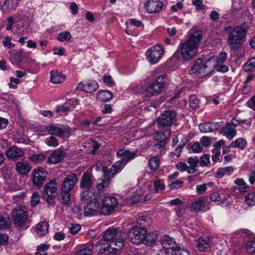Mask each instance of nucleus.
<instances>
[{"instance_id":"8fccbe9b","label":"nucleus","mask_w":255,"mask_h":255,"mask_svg":"<svg viewBox=\"0 0 255 255\" xmlns=\"http://www.w3.org/2000/svg\"><path fill=\"white\" fill-rule=\"evenodd\" d=\"M255 68V58L253 57L249 60L244 65V69L246 72H250Z\"/></svg>"},{"instance_id":"3c124183","label":"nucleus","mask_w":255,"mask_h":255,"mask_svg":"<svg viewBox=\"0 0 255 255\" xmlns=\"http://www.w3.org/2000/svg\"><path fill=\"white\" fill-rule=\"evenodd\" d=\"M199 128L200 131L203 133L211 132L213 131L212 125L210 123H204L200 124Z\"/></svg>"},{"instance_id":"58836bf2","label":"nucleus","mask_w":255,"mask_h":255,"mask_svg":"<svg viewBox=\"0 0 255 255\" xmlns=\"http://www.w3.org/2000/svg\"><path fill=\"white\" fill-rule=\"evenodd\" d=\"M49 225L46 222H41L37 226V234L39 236H43L46 234L48 231Z\"/></svg>"},{"instance_id":"b1692460","label":"nucleus","mask_w":255,"mask_h":255,"mask_svg":"<svg viewBox=\"0 0 255 255\" xmlns=\"http://www.w3.org/2000/svg\"><path fill=\"white\" fill-rule=\"evenodd\" d=\"M99 88V85L96 81H93L86 84L82 82L78 84L76 89L79 90H82L87 93H93L96 91Z\"/></svg>"},{"instance_id":"680f3d73","label":"nucleus","mask_w":255,"mask_h":255,"mask_svg":"<svg viewBox=\"0 0 255 255\" xmlns=\"http://www.w3.org/2000/svg\"><path fill=\"white\" fill-rule=\"evenodd\" d=\"M210 163L209 155L208 154H204L200 158V165L201 166H207Z\"/></svg>"},{"instance_id":"7c9ffc66","label":"nucleus","mask_w":255,"mask_h":255,"mask_svg":"<svg viewBox=\"0 0 255 255\" xmlns=\"http://www.w3.org/2000/svg\"><path fill=\"white\" fill-rule=\"evenodd\" d=\"M188 163L189 164L188 168V173L193 174L195 172L197 171V166L199 163V160L198 157L197 156H194L190 157L188 159Z\"/></svg>"},{"instance_id":"bb28decb","label":"nucleus","mask_w":255,"mask_h":255,"mask_svg":"<svg viewBox=\"0 0 255 255\" xmlns=\"http://www.w3.org/2000/svg\"><path fill=\"white\" fill-rule=\"evenodd\" d=\"M171 132V129L170 128H164L162 130L156 131L153 134L154 139L157 141L164 140L168 142Z\"/></svg>"},{"instance_id":"412c9836","label":"nucleus","mask_w":255,"mask_h":255,"mask_svg":"<svg viewBox=\"0 0 255 255\" xmlns=\"http://www.w3.org/2000/svg\"><path fill=\"white\" fill-rule=\"evenodd\" d=\"M196 247L200 252H208L212 245V241L209 237H201L197 240Z\"/></svg>"},{"instance_id":"f704fd0d","label":"nucleus","mask_w":255,"mask_h":255,"mask_svg":"<svg viewBox=\"0 0 255 255\" xmlns=\"http://www.w3.org/2000/svg\"><path fill=\"white\" fill-rule=\"evenodd\" d=\"M223 131L229 139H231L237 134L234 126L232 125L230 123L226 124V126L223 128Z\"/></svg>"},{"instance_id":"f257e3e1","label":"nucleus","mask_w":255,"mask_h":255,"mask_svg":"<svg viewBox=\"0 0 255 255\" xmlns=\"http://www.w3.org/2000/svg\"><path fill=\"white\" fill-rule=\"evenodd\" d=\"M202 36V30H198L193 33L188 40L180 43L172 58L179 59L181 57L184 60L192 59L197 53L198 43Z\"/></svg>"},{"instance_id":"5701e85b","label":"nucleus","mask_w":255,"mask_h":255,"mask_svg":"<svg viewBox=\"0 0 255 255\" xmlns=\"http://www.w3.org/2000/svg\"><path fill=\"white\" fill-rule=\"evenodd\" d=\"M46 129L50 134H54L59 137H64L69 131L67 129H63L53 124H48L46 126Z\"/></svg>"},{"instance_id":"1a4fd4ad","label":"nucleus","mask_w":255,"mask_h":255,"mask_svg":"<svg viewBox=\"0 0 255 255\" xmlns=\"http://www.w3.org/2000/svg\"><path fill=\"white\" fill-rule=\"evenodd\" d=\"M176 113L173 110L164 111L156 120L158 127L169 128L176 121Z\"/></svg>"},{"instance_id":"a19ab883","label":"nucleus","mask_w":255,"mask_h":255,"mask_svg":"<svg viewBox=\"0 0 255 255\" xmlns=\"http://www.w3.org/2000/svg\"><path fill=\"white\" fill-rule=\"evenodd\" d=\"M93 249V244H88L76 252V255H92Z\"/></svg>"},{"instance_id":"4be33fe9","label":"nucleus","mask_w":255,"mask_h":255,"mask_svg":"<svg viewBox=\"0 0 255 255\" xmlns=\"http://www.w3.org/2000/svg\"><path fill=\"white\" fill-rule=\"evenodd\" d=\"M102 171L103 173V178L98 179L96 184V187L98 191H104L110 184L112 177L108 176L106 171L102 168Z\"/></svg>"},{"instance_id":"69168bd1","label":"nucleus","mask_w":255,"mask_h":255,"mask_svg":"<svg viewBox=\"0 0 255 255\" xmlns=\"http://www.w3.org/2000/svg\"><path fill=\"white\" fill-rule=\"evenodd\" d=\"M102 241H100L96 243V250L99 254H103L105 253L107 249L106 247H102Z\"/></svg>"},{"instance_id":"e433bc0d","label":"nucleus","mask_w":255,"mask_h":255,"mask_svg":"<svg viewBox=\"0 0 255 255\" xmlns=\"http://www.w3.org/2000/svg\"><path fill=\"white\" fill-rule=\"evenodd\" d=\"M5 182V188L7 191H13L18 189V186L17 185L15 181L11 177L4 180Z\"/></svg>"},{"instance_id":"473e14b6","label":"nucleus","mask_w":255,"mask_h":255,"mask_svg":"<svg viewBox=\"0 0 255 255\" xmlns=\"http://www.w3.org/2000/svg\"><path fill=\"white\" fill-rule=\"evenodd\" d=\"M51 81L54 84H58L63 82L65 80V76L61 72L58 71H51Z\"/></svg>"},{"instance_id":"423d86ee","label":"nucleus","mask_w":255,"mask_h":255,"mask_svg":"<svg viewBox=\"0 0 255 255\" xmlns=\"http://www.w3.org/2000/svg\"><path fill=\"white\" fill-rule=\"evenodd\" d=\"M167 78L166 74L158 76L147 88V91L151 96H157L164 92Z\"/></svg>"},{"instance_id":"052dcab7","label":"nucleus","mask_w":255,"mask_h":255,"mask_svg":"<svg viewBox=\"0 0 255 255\" xmlns=\"http://www.w3.org/2000/svg\"><path fill=\"white\" fill-rule=\"evenodd\" d=\"M246 249L249 254L255 253V241H249L248 242Z\"/></svg>"},{"instance_id":"0e129e2a","label":"nucleus","mask_w":255,"mask_h":255,"mask_svg":"<svg viewBox=\"0 0 255 255\" xmlns=\"http://www.w3.org/2000/svg\"><path fill=\"white\" fill-rule=\"evenodd\" d=\"M176 167L179 170H180L182 172H184L186 171L188 173L189 166L187 165L186 163L183 162H180L176 164Z\"/></svg>"},{"instance_id":"20e7f679","label":"nucleus","mask_w":255,"mask_h":255,"mask_svg":"<svg viewBox=\"0 0 255 255\" xmlns=\"http://www.w3.org/2000/svg\"><path fill=\"white\" fill-rule=\"evenodd\" d=\"M214 59H208L205 63H203L202 59H198L190 70V73L191 74L197 73L200 78L204 77L214 69V63H213L214 62Z\"/></svg>"},{"instance_id":"bf43d9fd","label":"nucleus","mask_w":255,"mask_h":255,"mask_svg":"<svg viewBox=\"0 0 255 255\" xmlns=\"http://www.w3.org/2000/svg\"><path fill=\"white\" fill-rule=\"evenodd\" d=\"M187 206L183 204H181L179 206H178L177 208L176 209V213L178 217H181L183 216L186 210Z\"/></svg>"},{"instance_id":"79ce46f5","label":"nucleus","mask_w":255,"mask_h":255,"mask_svg":"<svg viewBox=\"0 0 255 255\" xmlns=\"http://www.w3.org/2000/svg\"><path fill=\"white\" fill-rule=\"evenodd\" d=\"M18 5L16 0H6L3 3V6L7 11H11L14 9Z\"/></svg>"},{"instance_id":"ea45409f","label":"nucleus","mask_w":255,"mask_h":255,"mask_svg":"<svg viewBox=\"0 0 255 255\" xmlns=\"http://www.w3.org/2000/svg\"><path fill=\"white\" fill-rule=\"evenodd\" d=\"M230 146L234 148H239L241 150L244 149L247 146L246 141L242 138H240L230 143Z\"/></svg>"},{"instance_id":"aec40b11","label":"nucleus","mask_w":255,"mask_h":255,"mask_svg":"<svg viewBox=\"0 0 255 255\" xmlns=\"http://www.w3.org/2000/svg\"><path fill=\"white\" fill-rule=\"evenodd\" d=\"M163 6V3L159 0H148L144 3V7L150 13L159 11Z\"/></svg>"},{"instance_id":"c85d7f7f","label":"nucleus","mask_w":255,"mask_h":255,"mask_svg":"<svg viewBox=\"0 0 255 255\" xmlns=\"http://www.w3.org/2000/svg\"><path fill=\"white\" fill-rule=\"evenodd\" d=\"M15 170L19 174L26 175L30 171L31 166L27 161L18 162L15 164Z\"/></svg>"},{"instance_id":"4468645a","label":"nucleus","mask_w":255,"mask_h":255,"mask_svg":"<svg viewBox=\"0 0 255 255\" xmlns=\"http://www.w3.org/2000/svg\"><path fill=\"white\" fill-rule=\"evenodd\" d=\"M77 182V176L75 173H71L66 176L61 184L60 190L70 192L73 189Z\"/></svg>"},{"instance_id":"9d476101","label":"nucleus","mask_w":255,"mask_h":255,"mask_svg":"<svg viewBox=\"0 0 255 255\" xmlns=\"http://www.w3.org/2000/svg\"><path fill=\"white\" fill-rule=\"evenodd\" d=\"M47 175V171L42 167H37L33 169L31 173L32 184L36 189H40L46 181Z\"/></svg>"},{"instance_id":"39448f33","label":"nucleus","mask_w":255,"mask_h":255,"mask_svg":"<svg viewBox=\"0 0 255 255\" xmlns=\"http://www.w3.org/2000/svg\"><path fill=\"white\" fill-rule=\"evenodd\" d=\"M101 196V206L100 209V213L103 215H110L118 205V199L112 196L104 195Z\"/></svg>"},{"instance_id":"2f4dec72","label":"nucleus","mask_w":255,"mask_h":255,"mask_svg":"<svg viewBox=\"0 0 255 255\" xmlns=\"http://www.w3.org/2000/svg\"><path fill=\"white\" fill-rule=\"evenodd\" d=\"M157 236L158 234L156 232H150L147 234L146 233L141 242L147 246H150L155 243Z\"/></svg>"},{"instance_id":"de8ad7c7","label":"nucleus","mask_w":255,"mask_h":255,"mask_svg":"<svg viewBox=\"0 0 255 255\" xmlns=\"http://www.w3.org/2000/svg\"><path fill=\"white\" fill-rule=\"evenodd\" d=\"M168 142L165 141H158V143H156L152 147V149L154 151L161 152L165 148L166 145Z\"/></svg>"},{"instance_id":"72a5a7b5","label":"nucleus","mask_w":255,"mask_h":255,"mask_svg":"<svg viewBox=\"0 0 255 255\" xmlns=\"http://www.w3.org/2000/svg\"><path fill=\"white\" fill-rule=\"evenodd\" d=\"M113 94L108 90H101L97 93V98L101 102H107L112 99Z\"/></svg>"},{"instance_id":"09e8293b","label":"nucleus","mask_w":255,"mask_h":255,"mask_svg":"<svg viewBox=\"0 0 255 255\" xmlns=\"http://www.w3.org/2000/svg\"><path fill=\"white\" fill-rule=\"evenodd\" d=\"M189 104L191 108L195 109L199 107V100L195 95L190 96L189 99Z\"/></svg>"},{"instance_id":"6e6d98bb","label":"nucleus","mask_w":255,"mask_h":255,"mask_svg":"<svg viewBox=\"0 0 255 255\" xmlns=\"http://www.w3.org/2000/svg\"><path fill=\"white\" fill-rule=\"evenodd\" d=\"M128 196L127 195L126 196V199L128 200H131L132 204H136L140 202L143 200L142 196H132L129 195V193Z\"/></svg>"},{"instance_id":"e2e57ef3","label":"nucleus","mask_w":255,"mask_h":255,"mask_svg":"<svg viewBox=\"0 0 255 255\" xmlns=\"http://www.w3.org/2000/svg\"><path fill=\"white\" fill-rule=\"evenodd\" d=\"M154 189L156 192H158L159 190H163L165 188L164 185L161 183V181L159 179L156 180L153 183Z\"/></svg>"},{"instance_id":"a18cd8bd","label":"nucleus","mask_w":255,"mask_h":255,"mask_svg":"<svg viewBox=\"0 0 255 255\" xmlns=\"http://www.w3.org/2000/svg\"><path fill=\"white\" fill-rule=\"evenodd\" d=\"M11 224L10 219L8 217H4L0 215V229H8Z\"/></svg>"},{"instance_id":"7ed1b4c3","label":"nucleus","mask_w":255,"mask_h":255,"mask_svg":"<svg viewBox=\"0 0 255 255\" xmlns=\"http://www.w3.org/2000/svg\"><path fill=\"white\" fill-rule=\"evenodd\" d=\"M126 234L119 228H111L107 230L103 234V240L104 241H111L109 245L112 247L117 246L119 249L124 246ZM116 250H119L116 248H113Z\"/></svg>"},{"instance_id":"2eb2a0df","label":"nucleus","mask_w":255,"mask_h":255,"mask_svg":"<svg viewBox=\"0 0 255 255\" xmlns=\"http://www.w3.org/2000/svg\"><path fill=\"white\" fill-rule=\"evenodd\" d=\"M5 156L9 159L16 160L22 157L24 154L22 148L13 145L7 148L5 152Z\"/></svg>"},{"instance_id":"ddd939ff","label":"nucleus","mask_w":255,"mask_h":255,"mask_svg":"<svg viewBox=\"0 0 255 255\" xmlns=\"http://www.w3.org/2000/svg\"><path fill=\"white\" fill-rule=\"evenodd\" d=\"M163 49L159 45H155L149 49L146 52V57L152 64L157 63L162 57Z\"/></svg>"},{"instance_id":"f3484780","label":"nucleus","mask_w":255,"mask_h":255,"mask_svg":"<svg viewBox=\"0 0 255 255\" xmlns=\"http://www.w3.org/2000/svg\"><path fill=\"white\" fill-rule=\"evenodd\" d=\"M126 164L121 159L113 164L111 168L106 166L102 167L104 171H106L107 175L114 177L117 173L120 172L125 167Z\"/></svg>"},{"instance_id":"5fc2aeb1","label":"nucleus","mask_w":255,"mask_h":255,"mask_svg":"<svg viewBox=\"0 0 255 255\" xmlns=\"http://www.w3.org/2000/svg\"><path fill=\"white\" fill-rule=\"evenodd\" d=\"M46 154L44 153L35 154L30 156L29 159L32 162L43 161L46 158Z\"/></svg>"},{"instance_id":"dca6fc26","label":"nucleus","mask_w":255,"mask_h":255,"mask_svg":"<svg viewBox=\"0 0 255 255\" xmlns=\"http://www.w3.org/2000/svg\"><path fill=\"white\" fill-rule=\"evenodd\" d=\"M100 204L99 201L94 198L90 200L87 205L84 207L85 215L87 216H92L97 211L100 212Z\"/></svg>"},{"instance_id":"f03ea898","label":"nucleus","mask_w":255,"mask_h":255,"mask_svg":"<svg viewBox=\"0 0 255 255\" xmlns=\"http://www.w3.org/2000/svg\"><path fill=\"white\" fill-rule=\"evenodd\" d=\"M248 28L243 25L228 26L225 27L228 34L227 44L231 50L240 51L246 40Z\"/></svg>"},{"instance_id":"49530a36","label":"nucleus","mask_w":255,"mask_h":255,"mask_svg":"<svg viewBox=\"0 0 255 255\" xmlns=\"http://www.w3.org/2000/svg\"><path fill=\"white\" fill-rule=\"evenodd\" d=\"M187 147L188 149H192L194 153H200L202 152L200 144L198 141L193 143L190 142L187 144Z\"/></svg>"},{"instance_id":"0eeeda50","label":"nucleus","mask_w":255,"mask_h":255,"mask_svg":"<svg viewBox=\"0 0 255 255\" xmlns=\"http://www.w3.org/2000/svg\"><path fill=\"white\" fill-rule=\"evenodd\" d=\"M161 244L166 255H175L180 252L181 247L168 236H164L162 238Z\"/></svg>"},{"instance_id":"4d7b16f0","label":"nucleus","mask_w":255,"mask_h":255,"mask_svg":"<svg viewBox=\"0 0 255 255\" xmlns=\"http://www.w3.org/2000/svg\"><path fill=\"white\" fill-rule=\"evenodd\" d=\"M245 202L249 206H254L255 204V193L248 194L245 197Z\"/></svg>"},{"instance_id":"393cba45","label":"nucleus","mask_w":255,"mask_h":255,"mask_svg":"<svg viewBox=\"0 0 255 255\" xmlns=\"http://www.w3.org/2000/svg\"><path fill=\"white\" fill-rule=\"evenodd\" d=\"M137 154L136 151L131 152L128 150L122 149L117 152V155L119 157H122L121 160L126 164L129 160L136 157Z\"/></svg>"},{"instance_id":"37998d69","label":"nucleus","mask_w":255,"mask_h":255,"mask_svg":"<svg viewBox=\"0 0 255 255\" xmlns=\"http://www.w3.org/2000/svg\"><path fill=\"white\" fill-rule=\"evenodd\" d=\"M11 168L9 165L5 164L0 169L4 180L11 177Z\"/></svg>"},{"instance_id":"9b49d317","label":"nucleus","mask_w":255,"mask_h":255,"mask_svg":"<svg viewBox=\"0 0 255 255\" xmlns=\"http://www.w3.org/2000/svg\"><path fill=\"white\" fill-rule=\"evenodd\" d=\"M12 217L14 224L18 227H23L27 220V213L24 207L18 206L12 210Z\"/></svg>"},{"instance_id":"338daca9","label":"nucleus","mask_w":255,"mask_h":255,"mask_svg":"<svg viewBox=\"0 0 255 255\" xmlns=\"http://www.w3.org/2000/svg\"><path fill=\"white\" fill-rule=\"evenodd\" d=\"M183 184V182L179 180H175L171 182L169 186L172 189H178L181 188Z\"/></svg>"},{"instance_id":"a211bd4d","label":"nucleus","mask_w":255,"mask_h":255,"mask_svg":"<svg viewBox=\"0 0 255 255\" xmlns=\"http://www.w3.org/2000/svg\"><path fill=\"white\" fill-rule=\"evenodd\" d=\"M208 198L206 197H201L198 200L192 203V211L197 213L200 211H205L209 208L208 203Z\"/></svg>"},{"instance_id":"774afa93","label":"nucleus","mask_w":255,"mask_h":255,"mask_svg":"<svg viewBox=\"0 0 255 255\" xmlns=\"http://www.w3.org/2000/svg\"><path fill=\"white\" fill-rule=\"evenodd\" d=\"M11 38L9 36H7L5 38V39L3 41V45L5 47H8L9 49L11 48L14 46V44L11 42Z\"/></svg>"},{"instance_id":"c756f323","label":"nucleus","mask_w":255,"mask_h":255,"mask_svg":"<svg viewBox=\"0 0 255 255\" xmlns=\"http://www.w3.org/2000/svg\"><path fill=\"white\" fill-rule=\"evenodd\" d=\"M60 203L66 207L70 206L71 192L60 190V194L58 198Z\"/></svg>"},{"instance_id":"cd10ccee","label":"nucleus","mask_w":255,"mask_h":255,"mask_svg":"<svg viewBox=\"0 0 255 255\" xmlns=\"http://www.w3.org/2000/svg\"><path fill=\"white\" fill-rule=\"evenodd\" d=\"M76 105H77V100H70L64 105L57 107L55 109V112L56 113L69 112L72 110Z\"/></svg>"},{"instance_id":"f8f14e48","label":"nucleus","mask_w":255,"mask_h":255,"mask_svg":"<svg viewBox=\"0 0 255 255\" xmlns=\"http://www.w3.org/2000/svg\"><path fill=\"white\" fill-rule=\"evenodd\" d=\"M147 231L145 228L134 227L129 231L128 237L133 244H138L141 243Z\"/></svg>"},{"instance_id":"603ef678","label":"nucleus","mask_w":255,"mask_h":255,"mask_svg":"<svg viewBox=\"0 0 255 255\" xmlns=\"http://www.w3.org/2000/svg\"><path fill=\"white\" fill-rule=\"evenodd\" d=\"M71 38V35L68 31H65L60 33L57 37V39L61 42L68 41Z\"/></svg>"},{"instance_id":"6e6552de","label":"nucleus","mask_w":255,"mask_h":255,"mask_svg":"<svg viewBox=\"0 0 255 255\" xmlns=\"http://www.w3.org/2000/svg\"><path fill=\"white\" fill-rule=\"evenodd\" d=\"M57 182L55 179H51L47 182L43 190V197L46 202L51 205L55 204V195L54 194L57 191Z\"/></svg>"},{"instance_id":"6ab92c4d","label":"nucleus","mask_w":255,"mask_h":255,"mask_svg":"<svg viewBox=\"0 0 255 255\" xmlns=\"http://www.w3.org/2000/svg\"><path fill=\"white\" fill-rule=\"evenodd\" d=\"M65 156L66 152L64 150L57 149L50 154L48 157L47 162L49 163L57 164L63 160Z\"/></svg>"},{"instance_id":"864d4df0","label":"nucleus","mask_w":255,"mask_h":255,"mask_svg":"<svg viewBox=\"0 0 255 255\" xmlns=\"http://www.w3.org/2000/svg\"><path fill=\"white\" fill-rule=\"evenodd\" d=\"M40 196L37 192H34L31 196L30 201V205L32 207H34L37 205L40 202Z\"/></svg>"},{"instance_id":"c03bdc74","label":"nucleus","mask_w":255,"mask_h":255,"mask_svg":"<svg viewBox=\"0 0 255 255\" xmlns=\"http://www.w3.org/2000/svg\"><path fill=\"white\" fill-rule=\"evenodd\" d=\"M159 158L157 156L151 157L148 161V165L152 170H156L159 167Z\"/></svg>"},{"instance_id":"13d9d810","label":"nucleus","mask_w":255,"mask_h":255,"mask_svg":"<svg viewBox=\"0 0 255 255\" xmlns=\"http://www.w3.org/2000/svg\"><path fill=\"white\" fill-rule=\"evenodd\" d=\"M46 144L49 146L56 147L58 145V141L57 139L53 135L49 137L46 140Z\"/></svg>"},{"instance_id":"c9c22d12","label":"nucleus","mask_w":255,"mask_h":255,"mask_svg":"<svg viewBox=\"0 0 255 255\" xmlns=\"http://www.w3.org/2000/svg\"><path fill=\"white\" fill-rule=\"evenodd\" d=\"M84 190L80 194L81 200L82 201H89L91 199L95 194L94 189H84Z\"/></svg>"},{"instance_id":"a878e982","label":"nucleus","mask_w":255,"mask_h":255,"mask_svg":"<svg viewBox=\"0 0 255 255\" xmlns=\"http://www.w3.org/2000/svg\"><path fill=\"white\" fill-rule=\"evenodd\" d=\"M93 176L88 172H85L82 176L80 187L81 189H94L92 187L93 182L92 181Z\"/></svg>"},{"instance_id":"4c0bfd02","label":"nucleus","mask_w":255,"mask_h":255,"mask_svg":"<svg viewBox=\"0 0 255 255\" xmlns=\"http://www.w3.org/2000/svg\"><path fill=\"white\" fill-rule=\"evenodd\" d=\"M227 53L225 52H221L219 57L214 56L209 58V59H215L214 63V67L219 66V64H222L227 59Z\"/></svg>"}]
</instances>
